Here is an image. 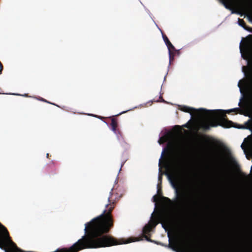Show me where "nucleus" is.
Wrapping results in <instances>:
<instances>
[{
  "label": "nucleus",
  "mask_w": 252,
  "mask_h": 252,
  "mask_svg": "<svg viewBox=\"0 0 252 252\" xmlns=\"http://www.w3.org/2000/svg\"><path fill=\"white\" fill-rule=\"evenodd\" d=\"M88 115L94 117L95 118H99L98 116H97V115H94V114H88Z\"/></svg>",
  "instance_id": "b1692460"
},
{
  "label": "nucleus",
  "mask_w": 252,
  "mask_h": 252,
  "mask_svg": "<svg viewBox=\"0 0 252 252\" xmlns=\"http://www.w3.org/2000/svg\"><path fill=\"white\" fill-rule=\"evenodd\" d=\"M171 136V133L169 131H165L161 136H159V139L158 141L159 145L168 141Z\"/></svg>",
  "instance_id": "423d86ee"
},
{
  "label": "nucleus",
  "mask_w": 252,
  "mask_h": 252,
  "mask_svg": "<svg viewBox=\"0 0 252 252\" xmlns=\"http://www.w3.org/2000/svg\"><path fill=\"white\" fill-rule=\"evenodd\" d=\"M113 188H112L111 189L110 192H109V196L108 197V198L107 199L108 202L110 201V197L112 195V190H113Z\"/></svg>",
  "instance_id": "aec40b11"
},
{
  "label": "nucleus",
  "mask_w": 252,
  "mask_h": 252,
  "mask_svg": "<svg viewBox=\"0 0 252 252\" xmlns=\"http://www.w3.org/2000/svg\"><path fill=\"white\" fill-rule=\"evenodd\" d=\"M175 165L176 166L178 167H180L182 166L183 165V160L181 158H179V157H177L176 158L175 162H174Z\"/></svg>",
  "instance_id": "9d476101"
},
{
  "label": "nucleus",
  "mask_w": 252,
  "mask_h": 252,
  "mask_svg": "<svg viewBox=\"0 0 252 252\" xmlns=\"http://www.w3.org/2000/svg\"><path fill=\"white\" fill-rule=\"evenodd\" d=\"M165 175L167 177L168 181L170 184L171 186L172 187L173 189L175 190V199H178L180 197L179 190V188L177 184L175 183L174 181L173 180L171 176L168 173H166Z\"/></svg>",
  "instance_id": "39448f33"
},
{
  "label": "nucleus",
  "mask_w": 252,
  "mask_h": 252,
  "mask_svg": "<svg viewBox=\"0 0 252 252\" xmlns=\"http://www.w3.org/2000/svg\"><path fill=\"white\" fill-rule=\"evenodd\" d=\"M158 171H159V172L160 171V168L158 169Z\"/></svg>",
  "instance_id": "4c0bfd02"
},
{
  "label": "nucleus",
  "mask_w": 252,
  "mask_h": 252,
  "mask_svg": "<svg viewBox=\"0 0 252 252\" xmlns=\"http://www.w3.org/2000/svg\"><path fill=\"white\" fill-rule=\"evenodd\" d=\"M161 102H165V101L164 99H163L162 98H161Z\"/></svg>",
  "instance_id": "c756f323"
},
{
  "label": "nucleus",
  "mask_w": 252,
  "mask_h": 252,
  "mask_svg": "<svg viewBox=\"0 0 252 252\" xmlns=\"http://www.w3.org/2000/svg\"><path fill=\"white\" fill-rule=\"evenodd\" d=\"M153 201H154V202H157V200H158V198H157V196H156V195H154V196H153Z\"/></svg>",
  "instance_id": "5701e85b"
},
{
  "label": "nucleus",
  "mask_w": 252,
  "mask_h": 252,
  "mask_svg": "<svg viewBox=\"0 0 252 252\" xmlns=\"http://www.w3.org/2000/svg\"><path fill=\"white\" fill-rule=\"evenodd\" d=\"M144 237L145 238V239H146L147 241H149V242H152V240H151L150 239L148 238L147 236H144Z\"/></svg>",
  "instance_id": "393cba45"
},
{
  "label": "nucleus",
  "mask_w": 252,
  "mask_h": 252,
  "mask_svg": "<svg viewBox=\"0 0 252 252\" xmlns=\"http://www.w3.org/2000/svg\"><path fill=\"white\" fill-rule=\"evenodd\" d=\"M137 108V106H135V107H134L133 108H130V109H129L127 110H126V111H122V112H120L119 113L117 114H116L115 115H114L113 116H119V115H122L123 114H124V113H126V112H128V111H129L130 110H131L132 109H134V108Z\"/></svg>",
  "instance_id": "2eb2a0df"
},
{
  "label": "nucleus",
  "mask_w": 252,
  "mask_h": 252,
  "mask_svg": "<svg viewBox=\"0 0 252 252\" xmlns=\"http://www.w3.org/2000/svg\"><path fill=\"white\" fill-rule=\"evenodd\" d=\"M156 207V204H155V208ZM155 210V209H154V211L153 212V213L151 214V217H153V214L154 213V211Z\"/></svg>",
  "instance_id": "cd10ccee"
},
{
  "label": "nucleus",
  "mask_w": 252,
  "mask_h": 252,
  "mask_svg": "<svg viewBox=\"0 0 252 252\" xmlns=\"http://www.w3.org/2000/svg\"><path fill=\"white\" fill-rule=\"evenodd\" d=\"M241 147L242 149L244 150V152H245V149L244 148V146H243V143L241 144Z\"/></svg>",
  "instance_id": "bb28decb"
},
{
  "label": "nucleus",
  "mask_w": 252,
  "mask_h": 252,
  "mask_svg": "<svg viewBox=\"0 0 252 252\" xmlns=\"http://www.w3.org/2000/svg\"><path fill=\"white\" fill-rule=\"evenodd\" d=\"M238 24L241 26V27H242L244 30H247V31H248V29H247L246 28V27H245V23L244 22V21L242 19H238Z\"/></svg>",
  "instance_id": "ddd939ff"
},
{
  "label": "nucleus",
  "mask_w": 252,
  "mask_h": 252,
  "mask_svg": "<svg viewBox=\"0 0 252 252\" xmlns=\"http://www.w3.org/2000/svg\"><path fill=\"white\" fill-rule=\"evenodd\" d=\"M167 236L168 237V241L169 242V243H170V241H171V238H170V235H169V233L168 232L167 233ZM165 247H167L170 249H171L172 251H174L175 252H182L181 251L178 250L176 247L175 246H172V245H171L170 244L168 245V246H165Z\"/></svg>",
  "instance_id": "1a4fd4ad"
},
{
  "label": "nucleus",
  "mask_w": 252,
  "mask_h": 252,
  "mask_svg": "<svg viewBox=\"0 0 252 252\" xmlns=\"http://www.w3.org/2000/svg\"><path fill=\"white\" fill-rule=\"evenodd\" d=\"M252 166H251V171L252 170Z\"/></svg>",
  "instance_id": "58836bf2"
},
{
  "label": "nucleus",
  "mask_w": 252,
  "mask_h": 252,
  "mask_svg": "<svg viewBox=\"0 0 252 252\" xmlns=\"http://www.w3.org/2000/svg\"><path fill=\"white\" fill-rule=\"evenodd\" d=\"M161 179V178L160 176H158V180H160Z\"/></svg>",
  "instance_id": "f704fd0d"
},
{
  "label": "nucleus",
  "mask_w": 252,
  "mask_h": 252,
  "mask_svg": "<svg viewBox=\"0 0 252 252\" xmlns=\"http://www.w3.org/2000/svg\"><path fill=\"white\" fill-rule=\"evenodd\" d=\"M2 64L1 63L0 64V69L1 70L2 69Z\"/></svg>",
  "instance_id": "c85d7f7f"
},
{
  "label": "nucleus",
  "mask_w": 252,
  "mask_h": 252,
  "mask_svg": "<svg viewBox=\"0 0 252 252\" xmlns=\"http://www.w3.org/2000/svg\"><path fill=\"white\" fill-rule=\"evenodd\" d=\"M220 0L221 1L222 4L224 6L225 8H226L227 9L231 10V8L226 3V2L224 0Z\"/></svg>",
  "instance_id": "dca6fc26"
},
{
  "label": "nucleus",
  "mask_w": 252,
  "mask_h": 252,
  "mask_svg": "<svg viewBox=\"0 0 252 252\" xmlns=\"http://www.w3.org/2000/svg\"><path fill=\"white\" fill-rule=\"evenodd\" d=\"M4 251H5V252H9L7 250V249H5V250H4Z\"/></svg>",
  "instance_id": "2f4dec72"
},
{
  "label": "nucleus",
  "mask_w": 252,
  "mask_h": 252,
  "mask_svg": "<svg viewBox=\"0 0 252 252\" xmlns=\"http://www.w3.org/2000/svg\"><path fill=\"white\" fill-rule=\"evenodd\" d=\"M238 129H249L252 132V127L251 126H246L244 125H240L239 126L237 127Z\"/></svg>",
  "instance_id": "4468645a"
},
{
  "label": "nucleus",
  "mask_w": 252,
  "mask_h": 252,
  "mask_svg": "<svg viewBox=\"0 0 252 252\" xmlns=\"http://www.w3.org/2000/svg\"><path fill=\"white\" fill-rule=\"evenodd\" d=\"M180 109L182 111L189 113L190 115L191 116L190 119L189 120V122L187 124H185L184 125V126L188 127V123L191 120V118L193 117L192 113L191 112V111H194L198 117L202 118V119L204 120V122L201 124V126L202 128H203L205 129H209L210 127L212 126L211 122L206 120L204 116V114L205 112H206V110H207V109L202 108H200L198 109H196L194 108L189 107L185 105H180Z\"/></svg>",
  "instance_id": "7ed1b4c3"
},
{
  "label": "nucleus",
  "mask_w": 252,
  "mask_h": 252,
  "mask_svg": "<svg viewBox=\"0 0 252 252\" xmlns=\"http://www.w3.org/2000/svg\"><path fill=\"white\" fill-rule=\"evenodd\" d=\"M9 94L14 95H21L25 97H31V96H29L27 94H16V93H12V94Z\"/></svg>",
  "instance_id": "a211bd4d"
},
{
  "label": "nucleus",
  "mask_w": 252,
  "mask_h": 252,
  "mask_svg": "<svg viewBox=\"0 0 252 252\" xmlns=\"http://www.w3.org/2000/svg\"><path fill=\"white\" fill-rule=\"evenodd\" d=\"M108 206V204H107L106 205H105V208H107Z\"/></svg>",
  "instance_id": "473e14b6"
},
{
  "label": "nucleus",
  "mask_w": 252,
  "mask_h": 252,
  "mask_svg": "<svg viewBox=\"0 0 252 252\" xmlns=\"http://www.w3.org/2000/svg\"><path fill=\"white\" fill-rule=\"evenodd\" d=\"M184 185L188 187V193H183L180 203L183 205H190L194 203V189L192 182L189 174H184L182 178Z\"/></svg>",
  "instance_id": "f03ea898"
},
{
  "label": "nucleus",
  "mask_w": 252,
  "mask_h": 252,
  "mask_svg": "<svg viewBox=\"0 0 252 252\" xmlns=\"http://www.w3.org/2000/svg\"><path fill=\"white\" fill-rule=\"evenodd\" d=\"M241 42H242V41H241V42L240 43V45H239L240 51L241 53V57L243 58L245 60H247L248 58H249L250 57V56H251L250 53V51L248 49H246L245 53H242V49L241 48Z\"/></svg>",
  "instance_id": "6e6552de"
},
{
  "label": "nucleus",
  "mask_w": 252,
  "mask_h": 252,
  "mask_svg": "<svg viewBox=\"0 0 252 252\" xmlns=\"http://www.w3.org/2000/svg\"><path fill=\"white\" fill-rule=\"evenodd\" d=\"M1 64V63L0 62V64Z\"/></svg>",
  "instance_id": "ea45409f"
},
{
  "label": "nucleus",
  "mask_w": 252,
  "mask_h": 252,
  "mask_svg": "<svg viewBox=\"0 0 252 252\" xmlns=\"http://www.w3.org/2000/svg\"><path fill=\"white\" fill-rule=\"evenodd\" d=\"M238 13V14H240V15H242V14H241V13H240V12H237V11H234V10H232V12H231V13Z\"/></svg>",
  "instance_id": "a878e982"
},
{
  "label": "nucleus",
  "mask_w": 252,
  "mask_h": 252,
  "mask_svg": "<svg viewBox=\"0 0 252 252\" xmlns=\"http://www.w3.org/2000/svg\"><path fill=\"white\" fill-rule=\"evenodd\" d=\"M241 82H242V81L241 80L239 81V82H238V83L237 84V86L239 88V91H240V93L243 94L242 90V88H241V85H240V83H241ZM243 94H242V96H241V97L240 98V99L239 100V101L238 104V106L240 105V104L241 103V100L243 99Z\"/></svg>",
  "instance_id": "f8f14e48"
},
{
  "label": "nucleus",
  "mask_w": 252,
  "mask_h": 252,
  "mask_svg": "<svg viewBox=\"0 0 252 252\" xmlns=\"http://www.w3.org/2000/svg\"><path fill=\"white\" fill-rule=\"evenodd\" d=\"M116 126L117 124L115 122L114 119H112L111 123V130L115 134H117L116 132Z\"/></svg>",
  "instance_id": "9b49d317"
},
{
  "label": "nucleus",
  "mask_w": 252,
  "mask_h": 252,
  "mask_svg": "<svg viewBox=\"0 0 252 252\" xmlns=\"http://www.w3.org/2000/svg\"><path fill=\"white\" fill-rule=\"evenodd\" d=\"M154 242V243H156V241H154V240H152V242Z\"/></svg>",
  "instance_id": "72a5a7b5"
},
{
  "label": "nucleus",
  "mask_w": 252,
  "mask_h": 252,
  "mask_svg": "<svg viewBox=\"0 0 252 252\" xmlns=\"http://www.w3.org/2000/svg\"><path fill=\"white\" fill-rule=\"evenodd\" d=\"M39 100H40V101H42L46 102H47V103H49L52 104H53V105H55L54 103H50V102H49L47 101L46 100H45V99H43V98H41L39 99Z\"/></svg>",
  "instance_id": "412c9836"
},
{
  "label": "nucleus",
  "mask_w": 252,
  "mask_h": 252,
  "mask_svg": "<svg viewBox=\"0 0 252 252\" xmlns=\"http://www.w3.org/2000/svg\"><path fill=\"white\" fill-rule=\"evenodd\" d=\"M162 39H163L165 45H166L167 49H168V54L170 55L171 49H175V47L172 45V44L170 42L168 37L164 35L162 33Z\"/></svg>",
  "instance_id": "0eeeda50"
},
{
  "label": "nucleus",
  "mask_w": 252,
  "mask_h": 252,
  "mask_svg": "<svg viewBox=\"0 0 252 252\" xmlns=\"http://www.w3.org/2000/svg\"><path fill=\"white\" fill-rule=\"evenodd\" d=\"M162 227L165 230H167V226L163 222L161 223Z\"/></svg>",
  "instance_id": "6ab92c4d"
},
{
  "label": "nucleus",
  "mask_w": 252,
  "mask_h": 252,
  "mask_svg": "<svg viewBox=\"0 0 252 252\" xmlns=\"http://www.w3.org/2000/svg\"><path fill=\"white\" fill-rule=\"evenodd\" d=\"M163 219L164 218L162 216H159L158 218L153 219L150 223L146 224L143 228V233L145 234L150 233L151 231L152 227H155L159 223V221Z\"/></svg>",
  "instance_id": "20e7f679"
},
{
  "label": "nucleus",
  "mask_w": 252,
  "mask_h": 252,
  "mask_svg": "<svg viewBox=\"0 0 252 252\" xmlns=\"http://www.w3.org/2000/svg\"><path fill=\"white\" fill-rule=\"evenodd\" d=\"M122 166V165H121V167H120V169H119V172H120V171H121V170Z\"/></svg>",
  "instance_id": "7c9ffc66"
},
{
  "label": "nucleus",
  "mask_w": 252,
  "mask_h": 252,
  "mask_svg": "<svg viewBox=\"0 0 252 252\" xmlns=\"http://www.w3.org/2000/svg\"><path fill=\"white\" fill-rule=\"evenodd\" d=\"M98 119H101V117L99 116V118H97Z\"/></svg>",
  "instance_id": "c9c22d12"
},
{
  "label": "nucleus",
  "mask_w": 252,
  "mask_h": 252,
  "mask_svg": "<svg viewBox=\"0 0 252 252\" xmlns=\"http://www.w3.org/2000/svg\"><path fill=\"white\" fill-rule=\"evenodd\" d=\"M237 110L241 114H244L246 112L245 109H241L239 107L226 110L222 109L207 110L204 113V116L206 120L211 122V126L213 127H217L219 126L224 128H229L233 126L231 121L224 118L225 112H235Z\"/></svg>",
  "instance_id": "f257e3e1"
},
{
  "label": "nucleus",
  "mask_w": 252,
  "mask_h": 252,
  "mask_svg": "<svg viewBox=\"0 0 252 252\" xmlns=\"http://www.w3.org/2000/svg\"><path fill=\"white\" fill-rule=\"evenodd\" d=\"M46 157H48V153L46 154Z\"/></svg>",
  "instance_id": "e433bc0d"
},
{
  "label": "nucleus",
  "mask_w": 252,
  "mask_h": 252,
  "mask_svg": "<svg viewBox=\"0 0 252 252\" xmlns=\"http://www.w3.org/2000/svg\"><path fill=\"white\" fill-rule=\"evenodd\" d=\"M165 150H166V148H163V149L162 150V152H161V156H160V158L159 159V162H158V164L159 165L160 164V160L162 158Z\"/></svg>",
  "instance_id": "f3484780"
},
{
  "label": "nucleus",
  "mask_w": 252,
  "mask_h": 252,
  "mask_svg": "<svg viewBox=\"0 0 252 252\" xmlns=\"http://www.w3.org/2000/svg\"><path fill=\"white\" fill-rule=\"evenodd\" d=\"M168 55H169V65H170V64H171V60L173 59V57H171V53H170V54H168Z\"/></svg>",
  "instance_id": "4be33fe9"
}]
</instances>
